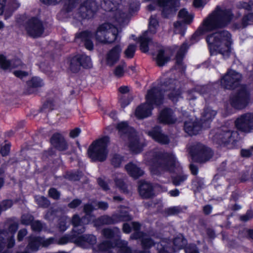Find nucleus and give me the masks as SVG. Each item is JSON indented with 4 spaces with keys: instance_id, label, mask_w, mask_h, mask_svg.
<instances>
[{
    "instance_id": "f257e3e1",
    "label": "nucleus",
    "mask_w": 253,
    "mask_h": 253,
    "mask_svg": "<svg viewBox=\"0 0 253 253\" xmlns=\"http://www.w3.org/2000/svg\"><path fill=\"white\" fill-rule=\"evenodd\" d=\"M163 91L173 102H177L181 97L179 82L172 79H167L160 87H154L147 91L145 96L146 102L136 108V117L138 119H144L150 116L154 106H159L163 103Z\"/></svg>"
},
{
    "instance_id": "f03ea898",
    "label": "nucleus",
    "mask_w": 253,
    "mask_h": 253,
    "mask_svg": "<svg viewBox=\"0 0 253 253\" xmlns=\"http://www.w3.org/2000/svg\"><path fill=\"white\" fill-rule=\"evenodd\" d=\"M242 75L233 70H229L221 78V85L224 88L232 89L238 87L230 97V103L235 108H244L249 103L250 91L247 86L240 85Z\"/></svg>"
},
{
    "instance_id": "7ed1b4c3",
    "label": "nucleus",
    "mask_w": 253,
    "mask_h": 253,
    "mask_svg": "<svg viewBox=\"0 0 253 253\" xmlns=\"http://www.w3.org/2000/svg\"><path fill=\"white\" fill-rule=\"evenodd\" d=\"M232 18L233 14L230 10L217 6L203 20L202 25L193 35L191 40L197 42L199 40V37L205 32L225 27L230 23Z\"/></svg>"
},
{
    "instance_id": "20e7f679",
    "label": "nucleus",
    "mask_w": 253,
    "mask_h": 253,
    "mask_svg": "<svg viewBox=\"0 0 253 253\" xmlns=\"http://www.w3.org/2000/svg\"><path fill=\"white\" fill-rule=\"evenodd\" d=\"M147 164L151 173L158 175L165 171H173L179 165L175 156L171 153H162L159 151H151L145 155Z\"/></svg>"
},
{
    "instance_id": "39448f33",
    "label": "nucleus",
    "mask_w": 253,
    "mask_h": 253,
    "mask_svg": "<svg viewBox=\"0 0 253 253\" xmlns=\"http://www.w3.org/2000/svg\"><path fill=\"white\" fill-rule=\"evenodd\" d=\"M211 54L217 52L224 58L229 57L233 43L232 35L227 30H222L208 35L206 39Z\"/></svg>"
},
{
    "instance_id": "423d86ee",
    "label": "nucleus",
    "mask_w": 253,
    "mask_h": 253,
    "mask_svg": "<svg viewBox=\"0 0 253 253\" xmlns=\"http://www.w3.org/2000/svg\"><path fill=\"white\" fill-rule=\"evenodd\" d=\"M109 138L104 136L97 139L90 145L87 150V155L92 161L103 162L107 158L108 150L107 147Z\"/></svg>"
},
{
    "instance_id": "0eeeda50",
    "label": "nucleus",
    "mask_w": 253,
    "mask_h": 253,
    "mask_svg": "<svg viewBox=\"0 0 253 253\" xmlns=\"http://www.w3.org/2000/svg\"><path fill=\"white\" fill-rule=\"evenodd\" d=\"M96 40L101 43H111L115 41L120 42L117 28L109 23H105L99 26L95 35Z\"/></svg>"
},
{
    "instance_id": "6e6552de",
    "label": "nucleus",
    "mask_w": 253,
    "mask_h": 253,
    "mask_svg": "<svg viewBox=\"0 0 253 253\" xmlns=\"http://www.w3.org/2000/svg\"><path fill=\"white\" fill-rule=\"evenodd\" d=\"M127 244L126 241L122 240H118L115 243L106 241L98 245L97 251L102 253H131Z\"/></svg>"
},
{
    "instance_id": "1a4fd4ad",
    "label": "nucleus",
    "mask_w": 253,
    "mask_h": 253,
    "mask_svg": "<svg viewBox=\"0 0 253 253\" xmlns=\"http://www.w3.org/2000/svg\"><path fill=\"white\" fill-rule=\"evenodd\" d=\"M159 25L157 19L153 17L150 18L149 29L144 32L139 38L140 49L143 52L149 50V46H151L153 43L152 41L151 35L156 32V29Z\"/></svg>"
},
{
    "instance_id": "9d476101",
    "label": "nucleus",
    "mask_w": 253,
    "mask_h": 253,
    "mask_svg": "<svg viewBox=\"0 0 253 253\" xmlns=\"http://www.w3.org/2000/svg\"><path fill=\"white\" fill-rule=\"evenodd\" d=\"M190 153L193 160L199 163L208 161L213 155V152L210 148L201 143L192 146Z\"/></svg>"
},
{
    "instance_id": "9b49d317",
    "label": "nucleus",
    "mask_w": 253,
    "mask_h": 253,
    "mask_svg": "<svg viewBox=\"0 0 253 253\" xmlns=\"http://www.w3.org/2000/svg\"><path fill=\"white\" fill-rule=\"evenodd\" d=\"M117 0H102L101 6L105 10L111 12L110 16L113 15L115 20L119 25L122 24L127 17V14L122 12L120 8L115 9Z\"/></svg>"
},
{
    "instance_id": "f8f14e48",
    "label": "nucleus",
    "mask_w": 253,
    "mask_h": 253,
    "mask_svg": "<svg viewBox=\"0 0 253 253\" xmlns=\"http://www.w3.org/2000/svg\"><path fill=\"white\" fill-rule=\"evenodd\" d=\"M237 136L236 131L224 127L218 130L213 139L214 142L220 145H227L235 142Z\"/></svg>"
},
{
    "instance_id": "ddd939ff",
    "label": "nucleus",
    "mask_w": 253,
    "mask_h": 253,
    "mask_svg": "<svg viewBox=\"0 0 253 253\" xmlns=\"http://www.w3.org/2000/svg\"><path fill=\"white\" fill-rule=\"evenodd\" d=\"M237 129L245 133L253 132V113H247L240 115L235 121Z\"/></svg>"
},
{
    "instance_id": "4468645a",
    "label": "nucleus",
    "mask_w": 253,
    "mask_h": 253,
    "mask_svg": "<svg viewBox=\"0 0 253 253\" xmlns=\"http://www.w3.org/2000/svg\"><path fill=\"white\" fill-rule=\"evenodd\" d=\"M26 30L30 36L37 38L42 35L44 27L42 22L40 19L33 17L29 19L26 23Z\"/></svg>"
},
{
    "instance_id": "2eb2a0df",
    "label": "nucleus",
    "mask_w": 253,
    "mask_h": 253,
    "mask_svg": "<svg viewBox=\"0 0 253 253\" xmlns=\"http://www.w3.org/2000/svg\"><path fill=\"white\" fill-rule=\"evenodd\" d=\"M98 8V5L94 0H87L80 6L79 13L82 18H89L93 15Z\"/></svg>"
},
{
    "instance_id": "dca6fc26",
    "label": "nucleus",
    "mask_w": 253,
    "mask_h": 253,
    "mask_svg": "<svg viewBox=\"0 0 253 253\" xmlns=\"http://www.w3.org/2000/svg\"><path fill=\"white\" fill-rule=\"evenodd\" d=\"M131 225L135 231L131 235V239H141L142 245L144 248H149L154 244V242L147 235L138 231L140 228V224L138 222H132L131 223Z\"/></svg>"
},
{
    "instance_id": "f3484780",
    "label": "nucleus",
    "mask_w": 253,
    "mask_h": 253,
    "mask_svg": "<svg viewBox=\"0 0 253 253\" xmlns=\"http://www.w3.org/2000/svg\"><path fill=\"white\" fill-rule=\"evenodd\" d=\"M157 3L162 8V15L165 17H169L176 10L178 6V0H158Z\"/></svg>"
},
{
    "instance_id": "a211bd4d",
    "label": "nucleus",
    "mask_w": 253,
    "mask_h": 253,
    "mask_svg": "<svg viewBox=\"0 0 253 253\" xmlns=\"http://www.w3.org/2000/svg\"><path fill=\"white\" fill-rule=\"evenodd\" d=\"M178 17L181 19L182 22L177 21L174 23V32L175 34H180L183 35L185 29L183 23H190L192 21V17L189 14L185 9H182L179 11Z\"/></svg>"
},
{
    "instance_id": "6ab92c4d",
    "label": "nucleus",
    "mask_w": 253,
    "mask_h": 253,
    "mask_svg": "<svg viewBox=\"0 0 253 253\" xmlns=\"http://www.w3.org/2000/svg\"><path fill=\"white\" fill-rule=\"evenodd\" d=\"M155 44L157 49L156 53H152L153 58L158 63H166L169 62L171 57V51L169 49L160 47L157 43Z\"/></svg>"
},
{
    "instance_id": "aec40b11",
    "label": "nucleus",
    "mask_w": 253,
    "mask_h": 253,
    "mask_svg": "<svg viewBox=\"0 0 253 253\" xmlns=\"http://www.w3.org/2000/svg\"><path fill=\"white\" fill-rule=\"evenodd\" d=\"M146 133L155 141L161 144H167L169 142L168 135L163 133L161 128L159 126H155Z\"/></svg>"
},
{
    "instance_id": "412c9836",
    "label": "nucleus",
    "mask_w": 253,
    "mask_h": 253,
    "mask_svg": "<svg viewBox=\"0 0 253 253\" xmlns=\"http://www.w3.org/2000/svg\"><path fill=\"white\" fill-rule=\"evenodd\" d=\"M158 119L160 123L165 124H172L177 121L173 111L169 108H166L161 112Z\"/></svg>"
},
{
    "instance_id": "4be33fe9",
    "label": "nucleus",
    "mask_w": 253,
    "mask_h": 253,
    "mask_svg": "<svg viewBox=\"0 0 253 253\" xmlns=\"http://www.w3.org/2000/svg\"><path fill=\"white\" fill-rule=\"evenodd\" d=\"M96 242V237L92 235L77 236L75 243L83 248H87L89 245H93Z\"/></svg>"
},
{
    "instance_id": "5701e85b",
    "label": "nucleus",
    "mask_w": 253,
    "mask_h": 253,
    "mask_svg": "<svg viewBox=\"0 0 253 253\" xmlns=\"http://www.w3.org/2000/svg\"><path fill=\"white\" fill-rule=\"evenodd\" d=\"M126 144L130 150L134 153H140L143 147V145L139 142L136 132L134 135H129Z\"/></svg>"
},
{
    "instance_id": "b1692460",
    "label": "nucleus",
    "mask_w": 253,
    "mask_h": 253,
    "mask_svg": "<svg viewBox=\"0 0 253 253\" xmlns=\"http://www.w3.org/2000/svg\"><path fill=\"white\" fill-rule=\"evenodd\" d=\"M201 124L196 119H190L184 123V129L189 135L197 134L201 129Z\"/></svg>"
},
{
    "instance_id": "393cba45",
    "label": "nucleus",
    "mask_w": 253,
    "mask_h": 253,
    "mask_svg": "<svg viewBox=\"0 0 253 253\" xmlns=\"http://www.w3.org/2000/svg\"><path fill=\"white\" fill-rule=\"evenodd\" d=\"M138 190L140 195L143 198H150L154 195L153 188L150 183L141 182Z\"/></svg>"
},
{
    "instance_id": "a878e982",
    "label": "nucleus",
    "mask_w": 253,
    "mask_h": 253,
    "mask_svg": "<svg viewBox=\"0 0 253 253\" xmlns=\"http://www.w3.org/2000/svg\"><path fill=\"white\" fill-rule=\"evenodd\" d=\"M91 37L92 35L90 32L84 31L76 37V40L78 42L80 40L84 43L86 48L91 50L93 48V44L91 41Z\"/></svg>"
},
{
    "instance_id": "bb28decb",
    "label": "nucleus",
    "mask_w": 253,
    "mask_h": 253,
    "mask_svg": "<svg viewBox=\"0 0 253 253\" xmlns=\"http://www.w3.org/2000/svg\"><path fill=\"white\" fill-rule=\"evenodd\" d=\"M52 144L60 151H64L68 148L67 144L63 137L59 133H55L51 138Z\"/></svg>"
},
{
    "instance_id": "cd10ccee",
    "label": "nucleus",
    "mask_w": 253,
    "mask_h": 253,
    "mask_svg": "<svg viewBox=\"0 0 253 253\" xmlns=\"http://www.w3.org/2000/svg\"><path fill=\"white\" fill-rule=\"evenodd\" d=\"M117 129L120 134L123 135L124 139H127L129 135H134L136 132L134 129L129 126L126 122L119 123L117 125Z\"/></svg>"
},
{
    "instance_id": "c85d7f7f",
    "label": "nucleus",
    "mask_w": 253,
    "mask_h": 253,
    "mask_svg": "<svg viewBox=\"0 0 253 253\" xmlns=\"http://www.w3.org/2000/svg\"><path fill=\"white\" fill-rule=\"evenodd\" d=\"M122 48L117 45L112 48L107 53L106 59L108 63H115L119 61Z\"/></svg>"
},
{
    "instance_id": "c756f323",
    "label": "nucleus",
    "mask_w": 253,
    "mask_h": 253,
    "mask_svg": "<svg viewBox=\"0 0 253 253\" xmlns=\"http://www.w3.org/2000/svg\"><path fill=\"white\" fill-rule=\"evenodd\" d=\"M42 237L30 236L28 237V244L26 249L32 252L39 250L42 245Z\"/></svg>"
},
{
    "instance_id": "7c9ffc66",
    "label": "nucleus",
    "mask_w": 253,
    "mask_h": 253,
    "mask_svg": "<svg viewBox=\"0 0 253 253\" xmlns=\"http://www.w3.org/2000/svg\"><path fill=\"white\" fill-rule=\"evenodd\" d=\"M126 169L128 174L135 178H137L144 174V171L136 164L132 163H129L126 165Z\"/></svg>"
},
{
    "instance_id": "2f4dec72",
    "label": "nucleus",
    "mask_w": 253,
    "mask_h": 253,
    "mask_svg": "<svg viewBox=\"0 0 253 253\" xmlns=\"http://www.w3.org/2000/svg\"><path fill=\"white\" fill-rule=\"evenodd\" d=\"M72 223L74 226L73 231L74 234L78 235L85 231L84 225L82 224V219L78 214H75L72 219Z\"/></svg>"
},
{
    "instance_id": "473e14b6",
    "label": "nucleus",
    "mask_w": 253,
    "mask_h": 253,
    "mask_svg": "<svg viewBox=\"0 0 253 253\" xmlns=\"http://www.w3.org/2000/svg\"><path fill=\"white\" fill-rule=\"evenodd\" d=\"M216 115V111L211 107H206L201 113V121L202 122L211 121Z\"/></svg>"
},
{
    "instance_id": "72a5a7b5",
    "label": "nucleus",
    "mask_w": 253,
    "mask_h": 253,
    "mask_svg": "<svg viewBox=\"0 0 253 253\" xmlns=\"http://www.w3.org/2000/svg\"><path fill=\"white\" fill-rule=\"evenodd\" d=\"M188 48L189 46L187 45L186 42L182 44L176 55V63H181L182 62Z\"/></svg>"
},
{
    "instance_id": "f704fd0d",
    "label": "nucleus",
    "mask_w": 253,
    "mask_h": 253,
    "mask_svg": "<svg viewBox=\"0 0 253 253\" xmlns=\"http://www.w3.org/2000/svg\"><path fill=\"white\" fill-rule=\"evenodd\" d=\"M116 222L121 221H128L131 219V216L128 214V211L126 209L121 211L120 213L113 215Z\"/></svg>"
},
{
    "instance_id": "c9c22d12",
    "label": "nucleus",
    "mask_w": 253,
    "mask_h": 253,
    "mask_svg": "<svg viewBox=\"0 0 253 253\" xmlns=\"http://www.w3.org/2000/svg\"><path fill=\"white\" fill-rule=\"evenodd\" d=\"M126 64H118L114 68L113 73L117 78L123 77L125 73L128 72Z\"/></svg>"
},
{
    "instance_id": "e433bc0d",
    "label": "nucleus",
    "mask_w": 253,
    "mask_h": 253,
    "mask_svg": "<svg viewBox=\"0 0 253 253\" xmlns=\"http://www.w3.org/2000/svg\"><path fill=\"white\" fill-rule=\"evenodd\" d=\"M91 62L90 58L85 54H80L75 56L70 63H89Z\"/></svg>"
},
{
    "instance_id": "4c0bfd02",
    "label": "nucleus",
    "mask_w": 253,
    "mask_h": 253,
    "mask_svg": "<svg viewBox=\"0 0 253 253\" xmlns=\"http://www.w3.org/2000/svg\"><path fill=\"white\" fill-rule=\"evenodd\" d=\"M187 244L186 240L182 235L176 237L173 240L174 250H180L185 247Z\"/></svg>"
},
{
    "instance_id": "58836bf2",
    "label": "nucleus",
    "mask_w": 253,
    "mask_h": 253,
    "mask_svg": "<svg viewBox=\"0 0 253 253\" xmlns=\"http://www.w3.org/2000/svg\"><path fill=\"white\" fill-rule=\"evenodd\" d=\"M103 235L108 239L113 238L115 235L119 236L120 234V229L118 228H114L113 229L106 228L103 230Z\"/></svg>"
},
{
    "instance_id": "ea45409f",
    "label": "nucleus",
    "mask_w": 253,
    "mask_h": 253,
    "mask_svg": "<svg viewBox=\"0 0 253 253\" xmlns=\"http://www.w3.org/2000/svg\"><path fill=\"white\" fill-rule=\"evenodd\" d=\"M28 86L30 88H37L43 85V81L38 77H34L27 82Z\"/></svg>"
},
{
    "instance_id": "a19ab883",
    "label": "nucleus",
    "mask_w": 253,
    "mask_h": 253,
    "mask_svg": "<svg viewBox=\"0 0 253 253\" xmlns=\"http://www.w3.org/2000/svg\"><path fill=\"white\" fill-rule=\"evenodd\" d=\"M77 235L74 233L71 236L68 235H65L60 238L58 240H56V243L59 245H63L70 242H75V240L77 238Z\"/></svg>"
},
{
    "instance_id": "79ce46f5",
    "label": "nucleus",
    "mask_w": 253,
    "mask_h": 253,
    "mask_svg": "<svg viewBox=\"0 0 253 253\" xmlns=\"http://www.w3.org/2000/svg\"><path fill=\"white\" fill-rule=\"evenodd\" d=\"M79 0H64V8L67 12L71 11L78 3Z\"/></svg>"
},
{
    "instance_id": "37998d69",
    "label": "nucleus",
    "mask_w": 253,
    "mask_h": 253,
    "mask_svg": "<svg viewBox=\"0 0 253 253\" xmlns=\"http://www.w3.org/2000/svg\"><path fill=\"white\" fill-rule=\"evenodd\" d=\"M69 70L72 73H77L82 67L84 69H90L92 67V64H69Z\"/></svg>"
},
{
    "instance_id": "c03bdc74",
    "label": "nucleus",
    "mask_w": 253,
    "mask_h": 253,
    "mask_svg": "<svg viewBox=\"0 0 253 253\" xmlns=\"http://www.w3.org/2000/svg\"><path fill=\"white\" fill-rule=\"evenodd\" d=\"M124 161L123 157L118 154H114L111 159V164L115 168L119 167Z\"/></svg>"
},
{
    "instance_id": "a18cd8bd",
    "label": "nucleus",
    "mask_w": 253,
    "mask_h": 253,
    "mask_svg": "<svg viewBox=\"0 0 253 253\" xmlns=\"http://www.w3.org/2000/svg\"><path fill=\"white\" fill-rule=\"evenodd\" d=\"M136 48L135 44H129L124 52L125 57L127 58H132L134 56Z\"/></svg>"
},
{
    "instance_id": "49530a36",
    "label": "nucleus",
    "mask_w": 253,
    "mask_h": 253,
    "mask_svg": "<svg viewBox=\"0 0 253 253\" xmlns=\"http://www.w3.org/2000/svg\"><path fill=\"white\" fill-rule=\"evenodd\" d=\"M253 24V13H249L245 15L242 20L243 28L246 27L248 25Z\"/></svg>"
},
{
    "instance_id": "de8ad7c7",
    "label": "nucleus",
    "mask_w": 253,
    "mask_h": 253,
    "mask_svg": "<svg viewBox=\"0 0 253 253\" xmlns=\"http://www.w3.org/2000/svg\"><path fill=\"white\" fill-rule=\"evenodd\" d=\"M237 7L240 9L243 8L247 10H252L253 9V1H250L249 2L240 1L237 4Z\"/></svg>"
},
{
    "instance_id": "09e8293b",
    "label": "nucleus",
    "mask_w": 253,
    "mask_h": 253,
    "mask_svg": "<svg viewBox=\"0 0 253 253\" xmlns=\"http://www.w3.org/2000/svg\"><path fill=\"white\" fill-rule=\"evenodd\" d=\"M82 174L81 172H68L65 177L66 178L72 181H77L80 179Z\"/></svg>"
},
{
    "instance_id": "8fccbe9b",
    "label": "nucleus",
    "mask_w": 253,
    "mask_h": 253,
    "mask_svg": "<svg viewBox=\"0 0 253 253\" xmlns=\"http://www.w3.org/2000/svg\"><path fill=\"white\" fill-rule=\"evenodd\" d=\"M36 200L37 204L41 207L46 208L49 205V201L44 197L37 196Z\"/></svg>"
},
{
    "instance_id": "3c124183",
    "label": "nucleus",
    "mask_w": 253,
    "mask_h": 253,
    "mask_svg": "<svg viewBox=\"0 0 253 253\" xmlns=\"http://www.w3.org/2000/svg\"><path fill=\"white\" fill-rule=\"evenodd\" d=\"M13 205L11 200H4L0 204V214L3 211H5L12 207Z\"/></svg>"
},
{
    "instance_id": "603ef678",
    "label": "nucleus",
    "mask_w": 253,
    "mask_h": 253,
    "mask_svg": "<svg viewBox=\"0 0 253 253\" xmlns=\"http://www.w3.org/2000/svg\"><path fill=\"white\" fill-rule=\"evenodd\" d=\"M114 181L116 186L120 189L125 191L126 189V186L124 181L121 179V174L118 176H116L114 178Z\"/></svg>"
},
{
    "instance_id": "864d4df0",
    "label": "nucleus",
    "mask_w": 253,
    "mask_h": 253,
    "mask_svg": "<svg viewBox=\"0 0 253 253\" xmlns=\"http://www.w3.org/2000/svg\"><path fill=\"white\" fill-rule=\"evenodd\" d=\"M187 179L185 175H179L173 178L172 182L175 186H178L182 184Z\"/></svg>"
},
{
    "instance_id": "5fc2aeb1",
    "label": "nucleus",
    "mask_w": 253,
    "mask_h": 253,
    "mask_svg": "<svg viewBox=\"0 0 253 253\" xmlns=\"http://www.w3.org/2000/svg\"><path fill=\"white\" fill-rule=\"evenodd\" d=\"M132 99V97L131 96L126 97V95H122L120 99V102L122 107L124 108L128 105Z\"/></svg>"
},
{
    "instance_id": "6e6d98bb",
    "label": "nucleus",
    "mask_w": 253,
    "mask_h": 253,
    "mask_svg": "<svg viewBox=\"0 0 253 253\" xmlns=\"http://www.w3.org/2000/svg\"><path fill=\"white\" fill-rule=\"evenodd\" d=\"M49 196L54 200L59 199L60 194V193L55 188H50L48 191Z\"/></svg>"
},
{
    "instance_id": "4d7b16f0",
    "label": "nucleus",
    "mask_w": 253,
    "mask_h": 253,
    "mask_svg": "<svg viewBox=\"0 0 253 253\" xmlns=\"http://www.w3.org/2000/svg\"><path fill=\"white\" fill-rule=\"evenodd\" d=\"M253 217V211L251 210L248 211L246 213L241 215L240 217L241 220L243 221H247L251 219Z\"/></svg>"
},
{
    "instance_id": "13d9d810",
    "label": "nucleus",
    "mask_w": 253,
    "mask_h": 253,
    "mask_svg": "<svg viewBox=\"0 0 253 253\" xmlns=\"http://www.w3.org/2000/svg\"><path fill=\"white\" fill-rule=\"evenodd\" d=\"M56 243V240H55L54 238L51 237V238L45 239L44 238L42 237V245L43 247H47L51 244Z\"/></svg>"
},
{
    "instance_id": "bf43d9fd",
    "label": "nucleus",
    "mask_w": 253,
    "mask_h": 253,
    "mask_svg": "<svg viewBox=\"0 0 253 253\" xmlns=\"http://www.w3.org/2000/svg\"><path fill=\"white\" fill-rule=\"evenodd\" d=\"M66 220L67 217H63L60 219L59 223V228L61 231H65L67 228L66 225Z\"/></svg>"
},
{
    "instance_id": "052dcab7",
    "label": "nucleus",
    "mask_w": 253,
    "mask_h": 253,
    "mask_svg": "<svg viewBox=\"0 0 253 253\" xmlns=\"http://www.w3.org/2000/svg\"><path fill=\"white\" fill-rule=\"evenodd\" d=\"M33 230L35 231H40L42 228V224L39 221H34L31 224Z\"/></svg>"
},
{
    "instance_id": "680f3d73",
    "label": "nucleus",
    "mask_w": 253,
    "mask_h": 253,
    "mask_svg": "<svg viewBox=\"0 0 253 253\" xmlns=\"http://www.w3.org/2000/svg\"><path fill=\"white\" fill-rule=\"evenodd\" d=\"M101 220L103 224H109L116 222L114 219L113 216L112 218L108 216H103L101 217Z\"/></svg>"
},
{
    "instance_id": "e2e57ef3",
    "label": "nucleus",
    "mask_w": 253,
    "mask_h": 253,
    "mask_svg": "<svg viewBox=\"0 0 253 253\" xmlns=\"http://www.w3.org/2000/svg\"><path fill=\"white\" fill-rule=\"evenodd\" d=\"M180 211V209L178 207H173L169 208L167 210V213L169 215H173L179 213Z\"/></svg>"
},
{
    "instance_id": "0e129e2a",
    "label": "nucleus",
    "mask_w": 253,
    "mask_h": 253,
    "mask_svg": "<svg viewBox=\"0 0 253 253\" xmlns=\"http://www.w3.org/2000/svg\"><path fill=\"white\" fill-rule=\"evenodd\" d=\"M14 75L20 79H22L28 75V73L25 71H22L21 70H16L13 72Z\"/></svg>"
},
{
    "instance_id": "69168bd1",
    "label": "nucleus",
    "mask_w": 253,
    "mask_h": 253,
    "mask_svg": "<svg viewBox=\"0 0 253 253\" xmlns=\"http://www.w3.org/2000/svg\"><path fill=\"white\" fill-rule=\"evenodd\" d=\"M81 132L80 128L77 127L71 130L70 132V136L74 138L78 137Z\"/></svg>"
},
{
    "instance_id": "338daca9",
    "label": "nucleus",
    "mask_w": 253,
    "mask_h": 253,
    "mask_svg": "<svg viewBox=\"0 0 253 253\" xmlns=\"http://www.w3.org/2000/svg\"><path fill=\"white\" fill-rule=\"evenodd\" d=\"M9 150L10 145L9 144H5L1 148L0 153L2 156H5L8 154Z\"/></svg>"
},
{
    "instance_id": "774afa93",
    "label": "nucleus",
    "mask_w": 253,
    "mask_h": 253,
    "mask_svg": "<svg viewBox=\"0 0 253 253\" xmlns=\"http://www.w3.org/2000/svg\"><path fill=\"white\" fill-rule=\"evenodd\" d=\"M186 253H199L195 246H190L185 249Z\"/></svg>"
}]
</instances>
